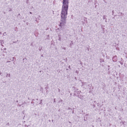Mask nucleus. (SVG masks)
Returning <instances> with one entry per match:
<instances>
[{
    "label": "nucleus",
    "instance_id": "f257e3e1",
    "mask_svg": "<svg viewBox=\"0 0 127 127\" xmlns=\"http://www.w3.org/2000/svg\"><path fill=\"white\" fill-rule=\"evenodd\" d=\"M69 0H63L61 15V22L59 26L60 31H64L68 7Z\"/></svg>",
    "mask_w": 127,
    "mask_h": 127
},
{
    "label": "nucleus",
    "instance_id": "f03ea898",
    "mask_svg": "<svg viewBox=\"0 0 127 127\" xmlns=\"http://www.w3.org/2000/svg\"><path fill=\"white\" fill-rule=\"evenodd\" d=\"M117 56H114L112 58L113 61L114 62H116L117 60Z\"/></svg>",
    "mask_w": 127,
    "mask_h": 127
},
{
    "label": "nucleus",
    "instance_id": "7ed1b4c3",
    "mask_svg": "<svg viewBox=\"0 0 127 127\" xmlns=\"http://www.w3.org/2000/svg\"><path fill=\"white\" fill-rule=\"evenodd\" d=\"M10 77V74H7L6 75V77Z\"/></svg>",
    "mask_w": 127,
    "mask_h": 127
},
{
    "label": "nucleus",
    "instance_id": "20e7f679",
    "mask_svg": "<svg viewBox=\"0 0 127 127\" xmlns=\"http://www.w3.org/2000/svg\"><path fill=\"white\" fill-rule=\"evenodd\" d=\"M100 62H104V60L103 59H100Z\"/></svg>",
    "mask_w": 127,
    "mask_h": 127
},
{
    "label": "nucleus",
    "instance_id": "39448f33",
    "mask_svg": "<svg viewBox=\"0 0 127 127\" xmlns=\"http://www.w3.org/2000/svg\"><path fill=\"white\" fill-rule=\"evenodd\" d=\"M103 19L107 20V19H106V17L105 15H104L103 16Z\"/></svg>",
    "mask_w": 127,
    "mask_h": 127
},
{
    "label": "nucleus",
    "instance_id": "423d86ee",
    "mask_svg": "<svg viewBox=\"0 0 127 127\" xmlns=\"http://www.w3.org/2000/svg\"><path fill=\"white\" fill-rule=\"evenodd\" d=\"M78 72H79L77 70L76 71V73H77V74H78Z\"/></svg>",
    "mask_w": 127,
    "mask_h": 127
},
{
    "label": "nucleus",
    "instance_id": "0eeeda50",
    "mask_svg": "<svg viewBox=\"0 0 127 127\" xmlns=\"http://www.w3.org/2000/svg\"><path fill=\"white\" fill-rule=\"evenodd\" d=\"M6 32H4L3 33V35L4 36L5 35H6Z\"/></svg>",
    "mask_w": 127,
    "mask_h": 127
},
{
    "label": "nucleus",
    "instance_id": "6e6552de",
    "mask_svg": "<svg viewBox=\"0 0 127 127\" xmlns=\"http://www.w3.org/2000/svg\"><path fill=\"white\" fill-rule=\"evenodd\" d=\"M120 63L122 65L123 64V63H122V62H120Z\"/></svg>",
    "mask_w": 127,
    "mask_h": 127
},
{
    "label": "nucleus",
    "instance_id": "1a4fd4ad",
    "mask_svg": "<svg viewBox=\"0 0 127 127\" xmlns=\"http://www.w3.org/2000/svg\"><path fill=\"white\" fill-rule=\"evenodd\" d=\"M6 125H9V123H7V124H6Z\"/></svg>",
    "mask_w": 127,
    "mask_h": 127
},
{
    "label": "nucleus",
    "instance_id": "9d476101",
    "mask_svg": "<svg viewBox=\"0 0 127 127\" xmlns=\"http://www.w3.org/2000/svg\"><path fill=\"white\" fill-rule=\"evenodd\" d=\"M63 49H64V50H65V49H66V48L65 47H63Z\"/></svg>",
    "mask_w": 127,
    "mask_h": 127
},
{
    "label": "nucleus",
    "instance_id": "9b49d317",
    "mask_svg": "<svg viewBox=\"0 0 127 127\" xmlns=\"http://www.w3.org/2000/svg\"><path fill=\"white\" fill-rule=\"evenodd\" d=\"M2 40H0V42L2 43Z\"/></svg>",
    "mask_w": 127,
    "mask_h": 127
},
{
    "label": "nucleus",
    "instance_id": "f8f14e48",
    "mask_svg": "<svg viewBox=\"0 0 127 127\" xmlns=\"http://www.w3.org/2000/svg\"><path fill=\"white\" fill-rule=\"evenodd\" d=\"M6 48H4V50H6Z\"/></svg>",
    "mask_w": 127,
    "mask_h": 127
},
{
    "label": "nucleus",
    "instance_id": "ddd939ff",
    "mask_svg": "<svg viewBox=\"0 0 127 127\" xmlns=\"http://www.w3.org/2000/svg\"><path fill=\"white\" fill-rule=\"evenodd\" d=\"M78 92L79 93H81V91H78Z\"/></svg>",
    "mask_w": 127,
    "mask_h": 127
},
{
    "label": "nucleus",
    "instance_id": "4468645a",
    "mask_svg": "<svg viewBox=\"0 0 127 127\" xmlns=\"http://www.w3.org/2000/svg\"><path fill=\"white\" fill-rule=\"evenodd\" d=\"M55 99H54V102H55Z\"/></svg>",
    "mask_w": 127,
    "mask_h": 127
},
{
    "label": "nucleus",
    "instance_id": "2eb2a0df",
    "mask_svg": "<svg viewBox=\"0 0 127 127\" xmlns=\"http://www.w3.org/2000/svg\"><path fill=\"white\" fill-rule=\"evenodd\" d=\"M61 38H59V40L60 41V40H61Z\"/></svg>",
    "mask_w": 127,
    "mask_h": 127
},
{
    "label": "nucleus",
    "instance_id": "dca6fc26",
    "mask_svg": "<svg viewBox=\"0 0 127 127\" xmlns=\"http://www.w3.org/2000/svg\"><path fill=\"white\" fill-rule=\"evenodd\" d=\"M70 66L69 65V68L70 69Z\"/></svg>",
    "mask_w": 127,
    "mask_h": 127
},
{
    "label": "nucleus",
    "instance_id": "f3484780",
    "mask_svg": "<svg viewBox=\"0 0 127 127\" xmlns=\"http://www.w3.org/2000/svg\"><path fill=\"white\" fill-rule=\"evenodd\" d=\"M30 14H32V13L31 12H30Z\"/></svg>",
    "mask_w": 127,
    "mask_h": 127
},
{
    "label": "nucleus",
    "instance_id": "a211bd4d",
    "mask_svg": "<svg viewBox=\"0 0 127 127\" xmlns=\"http://www.w3.org/2000/svg\"><path fill=\"white\" fill-rule=\"evenodd\" d=\"M60 90L59 89V92H60Z\"/></svg>",
    "mask_w": 127,
    "mask_h": 127
},
{
    "label": "nucleus",
    "instance_id": "6ab92c4d",
    "mask_svg": "<svg viewBox=\"0 0 127 127\" xmlns=\"http://www.w3.org/2000/svg\"><path fill=\"white\" fill-rule=\"evenodd\" d=\"M41 57H43V55H41Z\"/></svg>",
    "mask_w": 127,
    "mask_h": 127
},
{
    "label": "nucleus",
    "instance_id": "aec40b11",
    "mask_svg": "<svg viewBox=\"0 0 127 127\" xmlns=\"http://www.w3.org/2000/svg\"><path fill=\"white\" fill-rule=\"evenodd\" d=\"M7 63L9 62H10V61H7Z\"/></svg>",
    "mask_w": 127,
    "mask_h": 127
},
{
    "label": "nucleus",
    "instance_id": "412c9836",
    "mask_svg": "<svg viewBox=\"0 0 127 127\" xmlns=\"http://www.w3.org/2000/svg\"><path fill=\"white\" fill-rule=\"evenodd\" d=\"M1 32H0V34H1Z\"/></svg>",
    "mask_w": 127,
    "mask_h": 127
},
{
    "label": "nucleus",
    "instance_id": "4be33fe9",
    "mask_svg": "<svg viewBox=\"0 0 127 127\" xmlns=\"http://www.w3.org/2000/svg\"><path fill=\"white\" fill-rule=\"evenodd\" d=\"M105 22H107V20H105Z\"/></svg>",
    "mask_w": 127,
    "mask_h": 127
},
{
    "label": "nucleus",
    "instance_id": "5701e85b",
    "mask_svg": "<svg viewBox=\"0 0 127 127\" xmlns=\"http://www.w3.org/2000/svg\"><path fill=\"white\" fill-rule=\"evenodd\" d=\"M74 113V111H73V112H72V113Z\"/></svg>",
    "mask_w": 127,
    "mask_h": 127
},
{
    "label": "nucleus",
    "instance_id": "b1692460",
    "mask_svg": "<svg viewBox=\"0 0 127 127\" xmlns=\"http://www.w3.org/2000/svg\"><path fill=\"white\" fill-rule=\"evenodd\" d=\"M18 15H20V14H18Z\"/></svg>",
    "mask_w": 127,
    "mask_h": 127
},
{
    "label": "nucleus",
    "instance_id": "393cba45",
    "mask_svg": "<svg viewBox=\"0 0 127 127\" xmlns=\"http://www.w3.org/2000/svg\"><path fill=\"white\" fill-rule=\"evenodd\" d=\"M79 96H78V97H79V98H81V97H79Z\"/></svg>",
    "mask_w": 127,
    "mask_h": 127
},
{
    "label": "nucleus",
    "instance_id": "a878e982",
    "mask_svg": "<svg viewBox=\"0 0 127 127\" xmlns=\"http://www.w3.org/2000/svg\"><path fill=\"white\" fill-rule=\"evenodd\" d=\"M113 11H112V12H113Z\"/></svg>",
    "mask_w": 127,
    "mask_h": 127
},
{
    "label": "nucleus",
    "instance_id": "bb28decb",
    "mask_svg": "<svg viewBox=\"0 0 127 127\" xmlns=\"http://www.w3.org/2000/svg\"><path fill=\"white\" fill-rule=\"evenodd\" d=\"M1 45H2V46H3V45H2V44H1Z\"/></svg>",
    "mask_w": 127,
    "mask_h": 127
},
{
    "label": "nucleus",
    "instance_id": "cd10ccee",
    "mask_svg": "<svg viewBox=\"0 0 127 127\" xmlns=\"http://www.w3.org/2000/svg\"><path fill=\"white\" fill-rule=\"evenodd\" d=\"M1 73H0V75H1Z\"/></svg>",
    "mask_w": 127,
    "mask_h": 127
}]
</instances>
